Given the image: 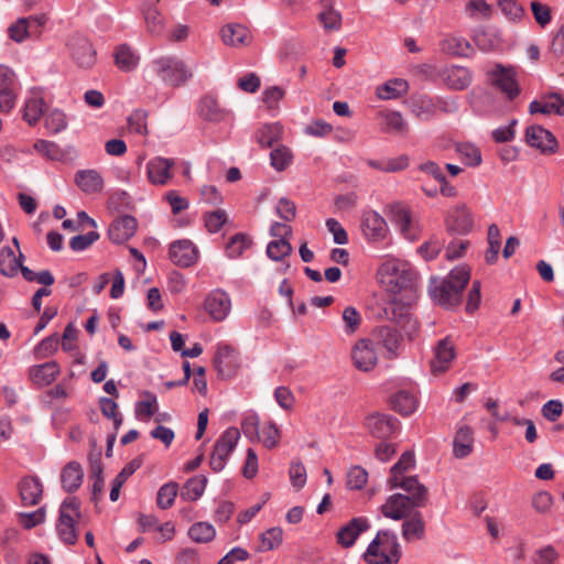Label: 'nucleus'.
<instances>
[{
	"label": "nucleus",
	"mask_w": 564,
	"mask_h": 564,
	"mask_svg": "<svg viewBox=\"0 0 564 564\" xmlns=\"http://www.w3.org/2000/svg\"><path fill=\"white\" fill-rule=\"evenodd\" d=\"M376 281L389 299L384 307L387 318L395 322L412 339L419 332V324L411 314L417 300L419 273L406 259L388 254L377 268Z\"/></svg>",
	"instance_id": "1"
},
{
	"label": "nucleus",
	"mask_w": 564,
	"mask_h": 564,
	"mask_svg": "<svg viewBox=\"0 0 564 564\" xmlns=\"http://www.w3.org/2000/svg\"><path fill=\"white\" fill-rule=\"evenodd\" d=\"M470 279V270L465 267H457L451 271L448 278L436 286L433 297L445 307L456 306L460 303L462 292Z\"/></svg>",
	"instance_id": "2"
},
{
	"label": "nucleus",
	"mask_w": 564,
	"mask_h": 564,
	"mask_svg": "<svg viewBox=\"0 0 564 564\" xmlns=\"http://www.w3.org/2000/svg\"><path fill=\"white\" fill-rule=\"evenodd\" d=\"M400 546L394 534L380 531L364 553L367 564H398Z\"/></svg>",
	"instance_id": "3"
},
{
	"label": "nucleus",
	"mask_w": 564,
	"mask_h": 564,
	"mask_svg": "<svg viewBox=\"0 0 564 564\" xmlns=\"http://www.w3.org/2000/svg\"><path fill=\"white\" fill-rule=\"evenodd\" d=\"M149 68L162 82L172 87H178L192 77L191 69L177 56H160L151 62Z\"/></svg>",
	"instance_id": "4"
},
{
	"label": "nucleus",
	"mask_w": 564,
	"mask_h": 564,
	"mask_svg": "<svg viewBox=\"0 0 564 564\" xmlns=\"http://www.w3.org/2000/svg\"><path fill=\"white\" fill-rule=\"evenodd\" d=\"M486 75L488 85L501 94L508 101H513L520 96L522 89L514 66L497 63Z\"/></svg>",
	"instance_id": "5"
},
{
	"label": "nucleus",
	"mask_w": 564,
	"mask_h": 564,
	"mask_svg": "<svg viewBox=\"0 0 564 564\" xmlns=\"http://www.w3.org/2000/svg\"><path fill=\"white\" fill-rule=\"evenodd\" d=\"M386 214L399 227L405 239L413 241L419 238L421 229L410 206L401 202H393L387 206Z\"/></svg>",
	"instance_id": "6"
},
{
	"label": "nucleus",
	"mask_w": 564,
	"mask_h": 564,
	"mask_svg": "<svg viewBox=\"0 0 564 564\" xmlns=\"http://www.w3.org/2000/svg\"><path fill=\"white\" fill-rule=\"evenodd\" d=\"M79 516V501L75 497L65 499L61 505L56 530L66 544H74L77 541L75 523Z\"/></svg>",
	"instance_id": "7"
},
{
	"label": "nucleus",
	"mask_w": 564,
	"mask_h": 564,
	"mask_svg": "<svg viewBox=\"0 0 564 564\" xmlns=\"http://www.w3.org/2000/svg\"><path fill=\"white\" fill-rule=\"evenodd\" d=\"M239 438V430L236 427H229L216 441L210 456V467L215 471H220L225 467L226 459L235 449Z\"/></svg>",
	"instance_id": "8"
},
{
	"label": "nucleus",
	"mask_w": 564,
	"mask_h": 564,
	"mask_svg": "<svg viewBox=\"0 0 564 564\" xmlns=\"http://www.w3.org/2000/svg\"><path fill=\"white\" fill-rule=\"evenodd\" d=\"M389 485L391 488H401L410 496L408 499L412 501L415 507H424L429 501L427 488L420 484L416 477L390 476Z\"/></svg>",
	"instance_id": "9"
},
{
	"label": "nucleus",
	"mask_w": 564,
	"mask_h": 564,
	"mask_svg": "<svg viewBox=\"0 0 564 564\" xmlns=\"http://www.w3.org/2000/svg\"><path fill=\"white\" fill-rule=\"evenodd\" d=\"M214 368L221 378H230L235 375L238 364V352L227 344H218L213 359Z\"/></svg>",
	"instance_id": "10"
},
{
	"label": "nucleus",
	"mask_w": 564,
	"mask_h": 564,
	"mask_svg": "<svg viewBox=\"0 0 564 564\" xmlns=\"http://www.w3.org/2000/svg\"><path fill=\"white\" fill-rule=\"evenodd\" d=\"M377 121L383 133L395 137H405L409 134V124L399 111L390 109L381 110L377 113Z\"/></svg>",
	"instance_id": "11"
},
{
	"label": "nucleus",
	"mask_w": 564,
	"mask_h": 564,
	"mask_svg": "<svg viewBox=\"0 0 564 564\" xmlns=\"http://www.w3.org/2000/svg\"><path fill=\"white\" fill-rule=\"evenodd\" d=\"M456 357L455 345L446 337L437 343L434 348V357L431 360V371L434 376L447 371Z\"/></svg>",
	"instance_id": "12"
},
{
	"label": "nucleus",
	"mask_w": 564,
	"mask_h": 564,
	"mask_svg": "<svg viewBox=\"0 0 564 564\" xmlns=\"http://www.w3.org/2000/svg\"><path fill=\"white\" fill-rule=\"evenodd\" d=\"M204 306L215 322H221L230 313L231 301L226 292L214 290L207 295Z\"/></svg>",
	"instance_id": "13"
},
{
	"label": "nucleus",
	"mask_w": 564,
	"mask_h": 564,
	"mask_svg": "<svg viewBox=\"0 0 564 564\" xmlns=\"http://www.w3.org/2000/svg\"><path fill=\"white\" fill-rule=\"evenodd\" d=\"M360 227L367 240L372 242L384 240L389 232L386 220L375 212L364 214Z\"/></svg>",
	"instance_id": "14"
},
{
	"label": "nucleus",
	"mask_w": 564,
	"mask_h": 564,
	"mask_svg": "<svg viewBox=\"0 0 564 564\" xmlns=\"http://www.w3.org/2000/svg\"><path fill=\"white\" fill-rule=\"evenodd\" d=\"M365 425L369 433L386 440L399 430V423L387 414L373 413L366 417Z\"/></svg>",
	"instance_id": "15"
},
{
	"label": "nucleus",
	"mask_w": 564,
	"mask_h": 564,
	"mask_svg": "<svg viewBox=\"0 0 564 564\" xmlns=\"http://www.w3.org/2000/svg\"><path fill=\"white\" fill-rule=\"evenodd\" d=\"M170 259L178 267L193 265L198 257V251L191 240H177L170 246Z\"/></svg>",
	"instance_id": "16"
},
{
	"label": "nucleus",
	"mask_w": 564,
	"mask_h": 564,
	"mask_svg": "<svg viewBox=\"0 0 564 564\" xmlns=\"http://www.w3.org/2000/svg\"><path fill=\"white\" fill-rule=\"evenodd\" d=\"M21 503L33 507L40 503L43 495V485L36 476H25L18 484Z\"/></svg>",
	"instance_id": "17"
},
{
	"label": "nucleus",
	"mask_w": 564,
	"mask_h": 564,
	"mask_svg": "<svg viewBox=\"0 0 564 564\" xmlns=\"http://www.w3.org/2000/svg\"><path fill=\"white\" fill-rule=\"evenodd\" d=\"M174 161L161 156L153 158L147 163L148 180L153 185H165L172 178Z\"/></svg>",
	"instance_id": "18"
},
{
	"label": "nucleus",
	"mask_w": 564,
	"mask_h": 564,
	"mask_svg": "<svg viewBox=\"0 0 564 564\" xmlns=\"http://www.w3.org/2000/svg\"><path fill=\"white\" fill-rule=\"evenodd\" d=\"M527 142L542 152H555L557 141L554 135L541 126L529 127L525 131Z\"/></svg>",
	"instance_id": "19"
},
{
	"label": "nucleus",
	"mask_w": 564,
	"mask_h": 564,
	"mask_svg": "<svg viewBox=\"0 0 564 564\" xmlns=\"http://www.w3.org/2000/svg\"><path fill=\"white\" fill-rule=\"evenodd\" d=\"M474 226V219L466 205L453 208L446 218V228L457 234H467Z\"/></svg>",
	"instance_id": "20"
},
{
	"label": "nucleus",
	"mask_w": 564,
	"mask_h": 564,
	"mask_svg": "<svg viewBox=\"0 0 564 564\" xmlns=\"http://www.w3.org/2000/svg\"><path fill=\"white\" fill-rule=\"evenodd\" d=\"M413 508L416 507L412 505V501L406 496L401 494L390 496L381 507L382 513L387 518L394 520L406 519Z\"/></svg>",
	"instance_id": "21"
},
{
	"label": "nucleus",
	"mask_w": 564,
	"mask_h": 564,
	"mask_svg": "<svg viewBox=\"0 0 564 564\" xmlns=\"http://www.w3.org/2000/svg\"><path fill=\"white\" fill-rule=\"evenodd\" d=\"M73 59L83 68H90L96 62V51L85 37H75L70 42Z\"/></svg>",
	"instance_id": "22"
},
{
	"label": "nucleus",
	"mask_w": 564,
	"mask_h": 564,
	"mask_svg": "<svg viewBox=\"0 0 564 564\" xmlns=\"http://www.w3.org/2000/svg\"><path fill=\"white\" fill-rule=\"evenodd\" d=\"M137 220L132 216H122L112 221L108 236L115 243H122L130 239L137 230Z\"/></svg>",
	"instance_id": "23"
},
{
	"label": "nucleus",
	"mask_w": 564,
	"mask_h": 564,
	"mask_svg": "<svg viewBox=\"0 0 564 564\" xmlns=\"http://www.w3.org/2000/svg\"><path fill=\"white\" fill-rule=\"evenodd\" d=\"M14 73L0 65V110H11L14 106Z\"/></svg>",
	"instance_id": "24"
},
{
	"label": "nucleus",
	"mask_w": 564,
	"mask_h": 564,
	"mask_svg": "<svg viewBox=\"0 0 564 564\" xmlns=\"http://www.w3.org/2000/svg\"><path fill=\"white\" fill-rule=\"evenodd\" d=\"M377 364V355L373 350L372 343L369 339H361L355 345V367L369 371Z\"/></svg>",
	"instance_id": "25"
},
{
	"label": "nucleus",
	"mask_w": 564,
	"mask_h": 564,
	"mask_svg": "<svg viewBox=\"0 0 564 564\" xmlns=\"http://www.w3.org/2000/svg\"><path fill=\"white\" fill-rule=\"evenodd\" d=\"M530 113H556L564 116V100L557 94L543 97L540 100H534L530 104Z\"/></svg>",
	"instance_id": "26"
},
{
	"label": "nucleus",
	"mask_w": 564,
	"mask_h": 564,
	"mask_svg": "<svg viewBox=\"0 0 564 564\" xmlns=\"http://www.w3.org/2000/svg\"><path fill=\"white\" fill-rule=\"evenodd\" d=\"M116 66L122 72L133 70L140 61L139 54L128 44H120L113 51Z\"/></svg>",
	"instance_id": "27"
},
{
	"label": "nucleus",
	"mask_w": 564,
	"mask_h": 564,
	"mask_svg": "<svg viewBox=\"0 0 564 564\" xmlns=\"http://www.w3.org/2000/svg\"><path fill=\"white\" fill-rule=\"evenodd\" d=\"M443 79L451 89L463 90L471 83V74L466 67L452 66L443 72Z\"/></svg>",
	"instance_id": "28"
},
{
	"label": "nucleus",
	"mask_w": 564,
	"mask_h": 564,
	"mask_svg": "<svg viewBox=\"0 0 564 564\" xmlns=\"http://www.w3.org/2000/svg\"><path fill=\"white\" fill-rule=\"evenodd\" d=\"M31 380L39 386L51 384L59 375V367L55 361L33 366L30 369Z\"/></svg>",
	"instance_id": "29"
},
{
	"label": "nucleus",
	"mask_w": 564,
	"mask_h": 564,
	"mask_svg": "<svg viewBox=\"0 0 564 564\" xmlns=\"http://www.w3.org/2000/svg\"><path fill=\"white\" fill-rule=\"evenodd\" d=\"M83 478L84 470L77 462H69L61 474L62 486L68 492L76 491L80 487Z\"/></svg>",
	"instance_id": "30"
},
{
	"label": "nucleus",
	"mask_w": 564,
	"mask_h": 564,
	"mask_svg": "<svg viewBox=\"0 0 564 564\" xmlns=\"http://www.w3.org/2000/svg\"><path fill=\"white\" fill-rule=\"evenodd\" d=\"M77 186L87 194L101 192L104 180L99 172L95 170L79 171L75 175Z\"/></svg>",
	"instance_id": "31"
},
{
	"label": "nucleus",
	"mask_w": 564,
	"mask_h": 564,
	"mask_svg": "<svg viewBox=\"0 0 564 564\" xmlns=\"http://www.w3.org/2000/svg\"><path fill=\"white\" fill-rule=\"evenodd\" d=\"M221 40L226 45H246L249 41V32L241 24H227L220 30Z\"/></svg>",
	"instance_id": "32"
},
{
	"label": "nucleus",
	"mask_w": 564,
	"mask_h": 564,
	"mask_svg": "<svg viewBox=\"0 0 564 564\" xmlns=\"http://www.w3.org/2000/svg\"><path fill=\"white\" fill-rule=\"evenodd\" d=\"M473 430L468 426L460 427L454 438V455L457 458L468 456L473 452Z\"/></svg>",
	"instance_id": "33"
},
{
	"label": "nucleus",
	"mask_w": 564,
	"mask_h": 564,
	"mask_svg": "<svg viewBox=\"0 0 564 564\" xmlns=\"http://www.w3.org/2000/svg\"><path fill=\"white\" fill-rule=\"evenodd\" d=\"M424 533L425 522L420 512H415L411 518L405 519L402 524V535L409 542L421 540Z\"/></svg>",
	"instance_id": "34"
},
{
	"label": "nucleus",
	"mask_w": 564,
	"mask_h": 564,
	"mask_svg": "<svg viewBox=\"0 0 564 564\" xmlns=\"http://www.w3.org/2000/svg\"><path fill=\"white\" fill-rule=\"evenodd\" d=\"M198 113L204 120L213 122H219L226 117V112L220 109L218 101L212 96L202 98L198 106Z\"/></svg>",
	"instance_id": "35"
},
{
	"label": "nucleus",
	"mask_w": 564,
	"mask_h": 564,
	"mask_svg": "<svg viewBox=\"0 0 564 564\" xmlns=\"http://www.w3.org/2000/svg\"><path fill=\"white\" fill-rule=\"evenodd\" d=\"M409 85L405 79L395 78L388 80L377 88V96L380 99H397L408 93Z\"/></svg>",
	"instance_id": "36"
},
{
	"label": "nucleus",
	"mask_w": 564,
	"mask_h": 564,
	"mask_svg": "<svg viewBox=\"0 0 564 564\" xmlns=\"http://www.w3.org/2000/svg\"><path fill=\"white\" fill-rule=\"evenodd\" d=\"M159 410L156 395L152 392H143V399L135 403L134 413L137 419L149 421Z\"/></svg>",
	"instance_id": "37"
},
{
	"label": "nucleus",
	"mask_w": 564,
	"mask_h": 564,
	"mask_svg": "<svg viewBox=\"0 0 564 564\" xmlns=\"http://www.w3.org/2000/svg\"><path fill=\"white\" fill-rule=\"evenodd\" d=\"M23 267L10 247L0 250V272L6 276H13Z\"/></svg>",
	"instance_id": "38"
},
{
	"label": "nucleus",
	"mask_w": 564,
	"mask_h": 564,
	"mask_svg": "<svg viewBox=\"0 0 564 564\" xmlns=\"http://www.w3.org/2000/svg\"><path fill=\"white\" fill-rule=\"evenodd\" d=\"M45 108L44 99L40 96L30 97L23 108V119L28 121L30 126L35 124L39 119L43 116Z\"/></svg>",
	"instance_id": "39"
},
{
	"label": "nucleus",
	"mask_w": 564,
	"mask_h": 564,
	"mask_svg": "<svg viewBox=\"0 0 564 564\" xmlns=\"http://www.w3.org/2000/svg\"><path fill=\"white\" fill-rule=\"evenodd\" d=\"M188 536L196 543H208L216 536V530L213 524L208 522H196L188 529Z\"/></svg>",
	"instance_id": "40"
},
{
	"label": "nucleus",
	"mask_w": 564,
	"mask_h": 564,
	"mask_svg": "<svg viewBox=\"0 0 564 564\" xmlns=\"http://www.w3.org/2000/svg\"><path fill=\"white\" fill-rule=\"evenodd\" d=\"M391 405L401 415H409L416 409V399L408 391H399L392 397Z\"/></svg>",
	"instance_id": "41"
},
{
	"label": "nucleus",
	"mask_w": 564,
	"mask_h": 564,
	"mask_svg": "<svg viewBox=\"0 0 564 564\" xmlns=\"http://www.w3.org/2000/svg\"><path fill=\"white\" fill-rule=\"evenodd\" d=\"M469 50V42L460 36H448L442 42V51L454 56H466Z\"/></svg>",
	"instance_id": "42"
},
{
	"label": "nucleus",
	"mask_w": 564,
	"mask_h": 564,
	"mask_svg": "<svg viewBox=\"0 0 564 564\" xmlns=\"http://www.w3.org/2000/svg\"><path fill=\"white\" fill-rule=\"evenodd\" d=\"M206 481L205 477H193L188 479L181 491V497L187 501L197 500L205 490Z\"/></svg>",
	"instance_id": "43"
},
{
	"label": "nucleus",
	"mask_w": 564,
	"mask_h": 564,
	"mask_svg": "<svg viewBox=\"0 0 564 564\" xmlns=\"http://www.w3.org/2000/svg\"><path fill=\"white\" fill-rule=\"evenodd\" d=\"M460 160L468 166H477L481 162L480 150L473 143L464 142L456 145Z\"/></svg>",
	"instance_id": "44"
},
{
	"label": "nucleus",
	"mask_w": 564,
	"mask_h": 564,
	"mask_svg": "<svg viewBox=\"0 0 564 564\" xmlns=\"http://www.w3.org/2000/svg\"><path fill=\"white\" fill-rule=\"evenodd\" d=\"M45 128L50 133L56 134L67 128L66 115L59 109L50 110L44 118Z\"/></svg>",
	"instance_id": "45"
},
{
	"label": "nucleus",
	"mask_w": 564,
	"mask_h": 564,
	"mask_svg": "<svg viewBox=\"0 0 564 564\" xmlns=\"http://www.w3.org/2000/svg\"><path fill=\"white\" fill-rule=\"evenodd\" d=\"M282 132L279 123L265 124L257 132V141L264 148H270L278 142Z\"/></svg>",
	"instance_id": "46"
},
{
	"label": "nucleus",
	"mask_w": 564,
	"mask_h": 564,
	"mask_svg": "<svg viewBox=\"0 0 564 564\" xmlns=\"http://www.w3.org/2000/svg\"><path fill=\"white\" fill-rule=\"evenodd\" d=\"M34 150L41 155L52 161H61L64 159L65 153L58 144L47 140H37L34 145Z\"/></svg>",
	"instance_id": "47"
},
{
	"label": "nucleus",
	"mask_w": 564,
	"mask_h": 564,
	"mask_svg": "<svg viewBox=\"0 0 564 564\" xmlns=\"http://www.w3.org/2000/svg\"><path fill=\"white\" fill-rule=\"evenodd\" d=\"M379 336L382 340V345L388 350L389 358H394L397 356V349L401 343L400 336L390 327L380 328Z\"/></svg>",
	"instance_id": "48"
},
{
	"label": "nucleus",
	"mask_w": 564,
	"mask_h": 564,
	"mask_svg": "<svg viewBox=\"0 0 564 564\" xmlns=\"http://www.w3.org/2000/svg\"><path fill=\"white\" fill-rule=\"evenodd\" d=\"M178 486L176 482H169L163 485L158 492L156 505L159 508L165 510L173 506L177 495Z\"/></svg>",
	"instance_id": "49"
},
{
	"label": "nucleus",
	"mask_w": 564,
	"mask_h": 564,
	"mask_svg": "<svg viewBox=\"0 0 564 564\" xmlns=\"http://www.w3.org/2000/svg\"><path fill=\"white\" fill-rule=\"evenodd\" d=\"M283 531L281 528L274 527L261 534V544L259 550L267 552L276 549L282 543Z\"/></svg>",
	"instance_id": "50"
},
{
	"label": "nucleus",
	"mask_w": 564,
	"mask_h": 564,
	"mask_svg": "<svg viewBox=\"0 0 564 564\" xmlns=\"http://www.w3.org/2000/svg\"><path fill=\"white\" fill-rule=\"evenodd\" d=\"M144 20L148 32L159 35L164 26L163 17L155 7H149L144 12Z\"/></svg>",
	"instance_id": "51"
},
{
	"label": "nucleus",
	"mask_w": 564,
	"mask_h": 564,
	"mask_svg": "<svg viewBox=\"0 0 564 564\" xmlns=\"http://www.w3.org/2000/svg\"><path fill=\"white\" fill-rule=\"evenodd\" d=\"M241 430L251 442L260 440V419L256 413L247 414L241 421Z\"/></svg>",
	"instance_id": "52"
},
{
	"label": "nucleus",
	"mask_w": 564,
	"mask_h": 564,
	"mask_svg": "<svg viewBox=\"0 0 564 564\" xmlns=\"http://www.w3.org/2000/svg\"><path fill=\"white\" fill-rule=\"evenodd\" d=\"M17 516L19 524L25 530H31L44 522L45 509L42 507L33 512H19Z\"/></svg>",
	"instance_id": "53"
},
{
	"label": "nucleus",
	"mask_w": 564,
	"mask_h": 564,
	"mask_svg": "<svg viewBox=\"0 0 564 564\" xmlns=\"http://www.w3.org/2000/svg\"><path fill=\"white\" fill-rule=\"evenodd\" d=\"M21 273L26 281L36 282L39 284H42L43 288H48L55 282V279L50 270L34 272L28 267H21Z\"/></svg>",
	"instance_id": "54"
},
{
	"label": "nucleus",
	"mask_w": 564,
	"mask_h": 564,
	"mask_svg": "<svg viewBox=\"0 0 564 564\" xmlns=\"http://www.w3.org/2000/svg\"><path fill=\"white\" fill-rule=\"evenodd\" d=\"M292 252V246L286 239H278L269 242L267 254L274 261L282 260Z\"/></svg>",
	"instance_id": "55"
},
{
	"label": "nucleus",
	"mask_w": 564,
	"mask_h": 564,
	"mask_svg": "<svg viewBox=\"0 0 564 564\" xmlns=\"http://www.w3.org/2000/svg\"><path fill=\"white\" fill-rule=\"evenodd\" d=\"M258 441L262 442L267 448H273L279 444L280 430L273 422H268L260 430V440Z\"/></svg>",
	"instance_id": "56"
},
{
	"label": "nucleus",
	"mask_w": 564,
	"mask_h": 564,
	"mask_svg": "<svg viewBox=\"0 0 564 564\" xmlns=\"http://www.w3.org/2000/svg\"><path fill=\"white\" fill-rule=\"evenodd\" d=\"M271 164L278 171H283L292 162V152L286 147H279L270 154Z\"/></svg>",
	"instance_id": "57"
},
{
	"label": "nucleus",
	"mask_w": 564,
	"mask_h": 564,
	"mask_svg": "<svg viewBox=\"0 0 564 564\" xmlns=\"http://www.w3.org/2000/svg\"><path fill=\"white\" fill-rule=\"evenodd\" d=\"M205 227L210 234L218 232L227 221V214L223 209L208 213L204 216Z\"/></svg>",
	"instance_id": "58"
},
{
	"label": "nucleus",
	"mask_w": 564,
	"mask_h": 564,
	"mask_svg": "<svg viewBox=\"0 0 564 564\" xmlns=\"http://www.w3.org/2000/svg\"><path fill=\"white\" fill-rule=\"evenodd\" d=\"M147 117L145 111L134 110L128 118L129 130L137 134L145 135L148 133Z\"/></svg>",
	"instance_id": "59"
},
{
	"label": "nucleus",
	"mask_w": 564,
	"mask_h": 564,
	"mask_svg": "<svg viewBox=\"0 0 564 564\" xmlns=\"http://www.w3.org/2000/svg\"><path fill=\"white\" fill-rule=\"evenodd\" d=\"M412 112L416 117L432 115L435 110V105L429 96H417L412 99Z\"/></svg>",
	"instance_id": "60"
},
{
	"label": "nucleus",
	"mask_w": 564,
	"mask_h": 564,
	"mask_svg": "<svg viewBox=\"0 0 564 564\" xmlns=\"http://www.w3.org/2000/svg\"><path fill=\"white\" fill-rule=\"evenodd\" d=\"M248 246L249 241L247 237L242 234H237L227 242L226 252L230 258H238Z\"/></svg>",
	"instance_id": "61"
},
{
	"label": "nucleus",
	"mask_w": 564,
	"mask_h": 564,
	"mask_svg": "<svg viewBox=\"0 0 564 564\" xmlns=\"http://www.w3.org/2000/svg\"><path fill=\"white\" fill-rule=\"evenodd\" d=\"M289 475L293 487L301 489L306 484V469L300 460L291 463Z\"/></svg>",
	"instance_id": "62"
},
{
	"label": "nucleus",
	"mask_w": 564,
	"mask_h": 564,
	"mask_svg": "<svg viewBox=\"0 0 564 564\" xmlns=\"http://www.w3.org/2000/svg\"><path fill=\"white\" fill-rule=\"evenodd\" d=\"M30 33L29 19L21 18L9 28V35L15 42H22Z\"/></svg>",
	"instance_id": "63"
},
{
	"label": "nucleus",
	"mask_w": 564,
	"mask_h": 564,
	"mask_svg": "<svg viewBox=\"0 0 564 564\" xmlns=\"http://www.w3.org/2000/svg\"><path fill=\"white\" fill-rule=\"evenodd\" d=\"M99 238L98 232L89 231L85 235H78L70 239L69 247L74 251H83L93 245Z\"/></svg>",
	"instance_id": "64"
}]
</instances>
